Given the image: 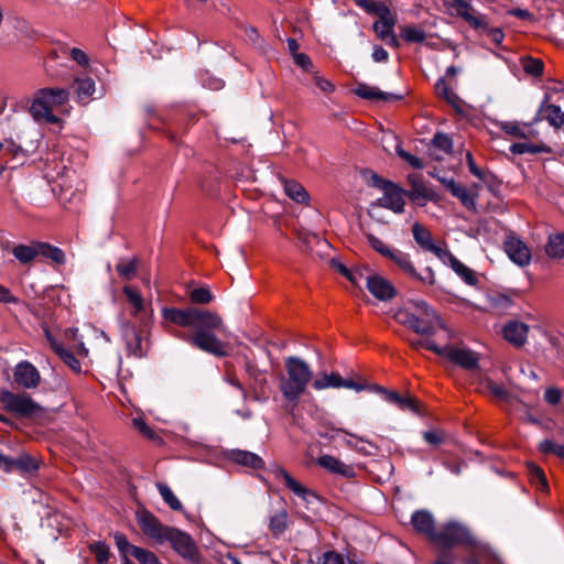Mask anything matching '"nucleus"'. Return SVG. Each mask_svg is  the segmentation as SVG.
<instances>
[{"label":"nucleus","mask_w":564,"mask_h":564,"mask_svg":"<svg viewBox=\"0 0 564 564\" xmlns=\"http://www.w3.org/2000/svg\"><path fill=\"white\" fill-rule=\"evenodd\" d=\"M412 234L415 242L420 246L424 251H429L434 253L438 259L446 256L447 249H443L434 243L431 231L421 225L420 223H414L412 226Z\"/></svg>","instance_id":"a211bd4d"},{"label":"nucleus","mask_w":564,"mask_h":564,"mask_svg":"<svg viewBox=\"0 0 564 564\" xmlns=\"http://www.w3.org/2000/svg\"><path fill=\"white\" fill-rule=\"evenodd\" d=\"M318 564H344V560L337 552L327 551L318 558Z\"/></svg>","instance_id":"338daca9"},{"label":"nucleus","mask_w":564,"mask_h":564,"mask_svg":"<svg viewBox=\"0 0 564 564\" xmlns=\"http://www.w3.org/2000/svg\"><path fill=\"white\" fill-rule=\"evenodd\" d=\"M539 449L544 453H553L557 457L564 460V445L563 444H556L551 440H544L540 443Z\"/></svg>","instance_id":"5fc2aeb1"},{"label":"nucleus","mask_w":564,"mask_h":564,"mask_svg":"<svg viewBox=\"0 0 564 564\" xmlns=\"http://www.w3.org/2000/svg\"><path fill=\"white\" fill-rule=\"evenodd\" d=\"M395 151H397V154L402 160H404L406 163H409L412 167L417 169V170L423 169V166H424L423 162L419 158H416V156L412 155L411 153L404 151L401 148L400 144L397 145Z\"/></svg>","instance_id":"0e129e2a"},{"label":"nucleus","mask_w":564,"mask_h":564,"mask_svg":"<svg viewBox=\"0 0 564 564\" xmlns=\"http://www.w3.org/2000/svg\"><path fill=\"white\" fill-rule=\"evenodd\" d=\"M368 291L380 301H390L397 295V289L386 278L373 274L366 276Z\"/></svg>","instance_id":"f3484780"},{"label":"nucleus","mask_w":564,"mask_h":564,"mask_svg":"<svg viewBox=\"0 0 564 564\" xmlns=\"http://www.w3.org/2000/svg\"><path fill=\"white\" fill-rule=\"evenodd\" d=\"M75 91L80 101H87L95 93V82L89 77L76 78Z\"/></svg>","instance_id":"72a5a7b5"},{"label":"nucleus","mask_w":564,"mask_h":564,"mask_svg":"<svg viewBox=\"0 0 564 564\" xmlns=\"http://www.w3.org/2000/svg\"><path fill=\"white\" fill-rule=\"evenodd\" d=\"M178 555L188 564H200L203 562L196 542L185 532L178 530Z\"/></svg>","instance_id":"aec40b11"},{"label":"nucleus","mask_w":564,"mask_h":564,"mask_svg":"<svg viewBox=\"0 0 564 564\" xmlns=\"http://www.w3.org/2000/svg\"><path fill=\"white\" fill-rule=\"evenodd\" d=\"M510 151L513 153V154H524V153H532V154H535V153H551L552 152V149L546 145V144H533V143H527V142H519V143H513L511 147H510Z\"/></svg>","instance_id":"c9c22d12"},{"label":"nucleus","mask_w":564,"mask_h":564,"mask_svg":"<svg viewBox=\"0 0 564 564\" xmlns=\"http://www.w3.org/2000/svg\"><path fill=\"white\" fill-rule=\"evenodd\" d=\"M393 318L401 325L422 336H433L436 328H444L437 313L422 300H411L395 311Z\"/></svg>","instance_id":"f03ea898"},{"label":"nucleus","mask_w":564,"mask_h":564,"mask_svg":"<svg viewBox=\"0 0 564 564\" xmlns=\"http://www.w3.org/2000/svg\"><path fill=\"white\" fill-rule=\"evenodd\" d=\"M354 93L366 100H383V101H390V100H400L403 98L402 95H395L391 93H384L381 91L377 87L369 86L364 83H358L356 88L354 89Z\"/></svg>","instance_id":"b1692460"},{"label":"nucleus","mask_w":564,"mask_h":564,"mask_svg":"<svg viewBox=\"0 0 564 564\" xmlns=\"http://www.w3.org/2000/svg\"><path fill=\"white\" fill-rule=\"evenodd\" d=\"M130 556L135 558L140 564H161L153 552L137 545L132 549Z\"/></svg>","instance_id":"79ce46f5"},{"label":"nucleus","mask_w":564,"mask_h":564,"mask_svg":"<svg viewBox=\"0 0 564 564\" xmlns=\"http://www.w3.org/2000/svg\"><path fill=\"white\" fill-rule=\"evenodd\" d=\"M122 292L126 296L129 314L133 318L132 322L150 323L152 311L150 306L145 304L141 293L131 285L123 286Z\"/></svg>","instance_id":"9b49d317"},{"label":"nucleus","mask_w":564,"mask_h":564,"mask_svg":"<svg viewBox=\"0 0 564 564\" xmlns=\"http://www.w3.org/2000/svg\"><path fill=\"white\" fill-rule=\"evenodd\" d=\"M529 326L519 321H511L502 328L503 338L516 347H522L528 337Z\"/></svg>","instance_id":"4be33fe9"},{"label":"nucleus","mask_w":564,"mask_h":564,"mask_svg":"<svg viewBox=\"0 0 564 564\" xmlns=\"http://www.w3.org/2000/svg\"><path fill=\"white\" fill-rule=\"evenodd\" d=\"M388 260L393 262L404 274L416 281L429 285H433L436 282L435 273L431 267H427L424 270V274L419 273L410 254L401 250L393 249L391 254L388 257Z\"/></svg>","instance_id":"1a4fd4ad"},{"label":"nucleus","mask_w":564,"mask_h":564,"mask_svg":"<svg viewBox=\"0 0 564 564\" xmlns=\"http://www.w3.org/2000/svg\"><path fill=\"white\" fill-rule=\"evenodd\" d=\"M545 252L552 259H564V232L549 236Z\"/></svg>","instance_id":"c756f323"},{"label":"nucleus","mask_w":564,"mask_h":564,"mask_svg":"<svg viewBox=\"0 0 564 564\" xmlns=\"http://www.w3.org/2000/svg\"><path fill=\"white\" fill-rule=\"evenodd\" d=\"M39 256L51 259L57 264H63L65 262L64 251L45 242H39Z\"/></svg>","instance_id":"4c0bfd02"},{"label":"nucleus","mask_w":564,"mask_h":564,"mask_svg":"<svg viewBox=\"0 0 564 564\" xmlns=\"http://www.w3.org/2000/svg\"><path fill=\"white\" fill-rule=\"evenodd\" d=\"M406 192L395 183L384 191L383 197L378 199V205L388 208L394 213H402L404 209V198Z\"/></svg>","instance_id":"412c9836"},{"label":"nucleus","mask_w":564,"mask_h":564,"mask_svg":"<svg viewBox=\"0 0 564 564\" xmlns=\"http://www.w3.org/2000/svg\"><path fill=\"white\" fill-rule=\"evenodd\" d=\"M367 12L379 17V21L394 20L389 7L382 1H372Z\"/></svg>","instance_id":"49530a36"},{"label":"nucleus","mask_w":564,"mask_h":564,"mask_svg":"<svg viewBox=\"0 0 564 564\" xmlns=\"http://www.w3.org/2000/svg\"><path fill=\"white\" fill-rule=\"evenodd\" d=\"M367 389H368V386H367ZM369 389L384 394L386 400L393 404H395L398 401H400V394L395 391H389L386 388L378 386V384L369 386Z\"/></svg>","instance_id":"774afa93"},{"label":"nucleus","mask_w":564,"mask_h":564,"mask_svg":"<svg viewBox=\"0 0 564 564\" xmlns=\"http://www.w3.org/2000/svg\"><path fill=\"white\" fill-rule=\"evenodd\" d=\"M288 528V512L281 509L270 517L269 529L274 536H280Z\"/></svg>","instance_id":"473e14b6"},{"label":"nucleus","mask_w":564,"mask_h":564,"mask_svg":"<svg viewBox=\"0 0 564 564\" xmlns=\"http://www.w3.org/2000/svg\"><path fill=\"white\" fill-rule=\"evenodd\" d=\"M178 326L192 329L189 333L178 334L191 346L217 358L229 355L230 344L216 335L226 332L224 321L217 313L197 307L178 310Z\"/></svg>","instance_id":"f257e3e1"},{"label":"nucleus","mask_w":564,"mask_h":564,"mask_svg":"<svg viewBox=\"0 0 564 564\" xmlns=\"http://www.w3.org/2000/svg\"><path fill=\"white\" fill-rule=\"evenodd\" d=\"M394 24H395V19L394 20H386V21H377L373 24V31L377 33V35L381 40L384 41L388 39V35H391Z\"/></svg>","instance_id":"6e6d98bb"},{"label":"nucleus","mask_w":564,"mask_h":564,"mask_svg":"<svg viewBox=\"0 0 564 564\" xmlns=\"http://www.w3.org/2000/svg\"><path fill=\"white\" fill-rule=\"evenodd\" d=\"M150 323H135L120 318V333L129 357L144 358L150 349Z\"/></svg>","instance_id":"39448f33"},{"label":"nucleus","mask_w":564,"mask_h":564,"mask_svg":"<svg viewBox=\"0 0 564 564\" xmlns=\"http://www.w3.org/2000/svg\"><path fill=\"white\" fill-rule=\"evenodd\" d=\"M445 264H448L467 284L476 285L478 279L474 271L456 259L451 251H446V256L440 259Z\"/></svg>","instance_id":"393cba45"},{"label":"nucleus","mask_w":564,"mask_h":564,"mask_svg":"<svg viewBox=\"0 0 564 564\" xmlns=\"http://www.w3.org/2000/svg\"><path fill=\"white\" fill-rule=\"evenodd\" d=\"M505 251L512 262L520 267H527L531 261L529 247L519 238L508 236L503 242Z\"/></svg>","instance_id":"dca6fc26"},{"label":"nucleus","mask_w":564,"mask_h":564,"mask_svg":"<svg viewBox=\"0 0 564 564\" xmlns=\"http://www.w3.org/2000/svg\"><path fill=\"white\" fill-rule=\"evenodd\" d=\"M12 253L21 263H30L39 256V242L32 245H18L12 249Z\"/></svg>","instance_id":"2f4dec72"},{"label":"nucleus","mask_w":564,"mask_h":564,"mask_svg":"<svg viewBox=\"0 0 564 564\" xmlns=\"http://www.w3.org/2000/svg\"><path fill=\"white\" fill-rule=\"evenodd\" d=\"M541 112L544 113L542 119H545L552 127L560 129L564 126V112L560 106L543 104L539 110V113ZM540 120L541 117L538 115L533 122H538Z\"/></svg>","instance_id":"cd10ccee"},{"label":"nucleus","mask_w":564,"mask_h":564,"mask_svg":"<svg viewBox=\"0 0 564 564\" xmlns=\"http://www.w3.org/2000/svg\"><path fill=\"white\" fill-rule=\"evenodd\" d=\"M433 544L444 550L456 546H474L476 539L470 530L460 522L448 521L433 536Z\"/></svg>","instance_id":"0eeeda50"},{"label":"nucleus","mask_w":564,"mask_h":564,"mask_svg":"<svg viewBox=\"0 0 564 564\" xmlns=\"http://www.w3.org/2000/svg\"><path fill=\"white\" fill-rule=\"evenodd\" d=\"M159 492L161 494L164 501L173 509L176 510V498L173 495L171 488L164 482H156Z\"/></svg>","instance_id":"69168bd1"},{"label":"nucleus","mask_w":564,"mask_h":564,"mask_svg":"<svg viewBox=\"0 0 564 564\" xmlns=\"http://www.w3.org/2000/svg\"><path fill=\"white\" fill-rule=\"evenodd\" d=\"M436 93L440 97H443L448 104L457 107L459 102L458 96L451 90L446 84L445 78H440L435 84Z\"/></svg>","instance_id":"a19ab883"},{"label":"nucleus","mask_w":564,"mask_h":564,"mask_svg":"<svg viewBox=\"0 0 564 564\" xmlns=\"http://www.w3.org/2000/svg\"><path fill=\"white\" fill-rule=\"evenodd\" d=\"M39 465V460L26 453H22L15 458L0 453V469L6 473L19 471L22 475L30 474L37 470Z\"/></svg>","instance_id":"ddd939ff"},{"label":"nucleus","mask_w":564,"mask_h":564,"mask_svg":"<svg viewBox=\"0 0 564 564\" xmlns=\"http://www.w3.org/2000/svg\"><path fill=\"white\" fill-rule=\"evenodd\" d=\"M449 193L458 198L465 207L475 208V198L468 193L465 186L457 183Z\"/></svg>","instance_id":"c03bdc74"},{"label":"nucleus","mask_w":564,"mask_h":564,"mask_svg":"<svg viewBox=\"0 0 564 564\" xmlns=\"http://www.w3.org/2000/svg\"><path fill=\"white\" fill-rule=\"evenodd\" d=\"M283 183L285 194L296 203H306L308 200V194L305 188L293 180H281Z\"/></svg>","instance_id":"7c9ffc66"},{"label":"nucleus","mask_w":564,"mask_h":564,"mask_svg":"<svg viewBox=\"0 0 564 564\" xmlns=\"http://www.w3.org/2000/svg\"><path fill=\"white\" fill-rule=\"evenodd\" d=\"M132 426L144 437L149 440H156L159 438L156 433L145 423V421L141 417H134L132 420Z\"/></svg>","instance_id":"bf43d9fd"},{"label":"nucleus","mask_w":564,"mask_h":564,"mask_svg":"<svg viewBox=\"0 0 564 564\" xmlns=\"http://www.w3.org/2000/svg\"><path fill=\"white\" fill-rule=\"evenodd\" d=\"M116 546L118 547V551L120 552L122 558L130 557V554L132 552V549H134L135 545L131 544L127 536L123 533L116 532L113 534Z\"/></svg>","instance_id":"09e8293b"},{"label":"nucleus","mask_w":564,"mask_h":564,"mask_svg":"<svg viewBox=\"0 0 564 564\" xmlns=\"http://www.w3.org/2000/svg\"><path fill=\"white\" fill-rule=\"evenodd\" d=\"M229 458L242 466L259 469L263 466V460L260 456L254 453L241 449H232L229 454Z\"/></svg>","instance_id":"c85d7f7f"},{"label":"nucleus","mask_w":564,"mask_h":564,"mask_svg":"<svg viewBox=\"0 0 564 564\" xmlns=\"http://www.w3.org/2000/svg\"><path fill=\"white\" fill-rule=\"evenodd\" d=\"M57 356L64 361L65 365H67L74 372L80 373L82 372V364L80 361L75 357V355L66 349L63 348Z\"/></svg>","instance_id":"3c124183"},{"label":"nucleus","mask_w":564,"mask_h":564,"mask_svg":"<svg viewBox=\"0 0 564 564\" xmlns=\"http://www.w3.org/2000/svg\"><path fill=\"white\" fill-rule=\"evenodd\" d=\"M340 431L350 436V438L345 441V444L348 447L354 448L357 452L362 453L365 455H371L372 454L370 448H376V446L371 442H369V441H367V440H365L362 437H358V436H356V435H354V434H351V433H349V432H347L345 430H340Z\"/></svg>","instance_id":"e433bc0d"},{"label":"nucleus","mask_w":564,"mask_h":564,"mask_svg":"<svg viewBox=\"0 0 564 564\" xmlns=\"http://www.w3.org/2000/svg\"><path fill=\"white\" fill-rule=\"evenodd\" d=\"M411 523L419 533L424 534L433 542V536L437 530L435 529V521L431 512L426 510L415 511L411 517Z\"/></svg>","instance_id":"5701e85b"},{"label":"nucleus","mask_w":564,"mask_h":564,"mask_svg":"<svg viewBox=\"0 0 564 564\" xmlns=\"http://www.w3.org/2000/svg\"><path fill=\"white\" fill-rule=\"evenodd\" d=\"M401 410H409L415 414H421V405L417 399L405 395H400V401L395 403Z\"/></svg>","instance_id":"4d7b16f0"},{"label":"nucleus","mask_w":564,"mask_h":564,"mask_svg":"<svg viewBox=\"0 0 564 564\" xmlns=\"http://www.w3.org/2000/svg\"><path fill=\"white\" fill-rule=\"evenodd\" d=\"M138 268V258L120 259L116 270L120 278L130 281L134 278Z\"/></svg>","instance_id":"f704fd0d"},{"label":"nucleus","mask_w":564,"mask_h":564,"mask_svg":"<svg viewBox=\"0 0 564 564\" xmlns=\"http://www.w3.org/2000/svg\"><path fill=\"white\" fill-rule=\"evenodd\" d=\"M13 378L19 387L35 389L41 382V375L36 367L30 361H20L13 370Z\"/></svg>","instance_id":"4468645a"},{"label":"nucleus","mask_w":564,"mask_h":564,"mask_svg":"<svg viewBox=\"0 0 564 564\" xmlns=\"http://www.w3.org/2000/svg\"><path fill=\"white\" fill-rule=\"evenodd\" d=\"M527 468L531 482L541 486L542 489H547L546 477L542 468L534 463H528Z\"/></svg>","instance_id":"37998d69"},{"label":"nucleus","mask_w":564,"mask_h":564,"mask_svg":"<svg viewBox=\"0 0 564 564\" xmlns=\"http://www.w3.org/2000/svg\"><path fill=\"white\" fill-rule=\"evenodd\" d=\"M432 144L444 151L445 153H452L453 151V140L452 138L443 132H436L432 139Z\"/></svg>","instance_id":"de8ad7c7"},{"label":"nucleus","mask_w":564,"mask_h":564,"mask_svg":"<svg viewBox=\"0 0 564 564\" xmlns=\"http://www.w3.org/2000/svg\"><path fill=\"white\" fill-rule=\"evenodd\" d=\"M313 387L316 390H324L327 388H347L356 391L367 389V384L355 382L352 379H344L338 372L329 375L323 373L319 378L314 380Z\"/></svg>","instance_id":"2eb2a0df"},{"label":"nucleus","mask_w":564,"mask_h":564,"mask_svg":"<svg viewBox=\"0 0 564 564\" xmlns=\"http://www.w3.org/2000/svg\"><path fill=\"white\" fill-rule=\"evenodd\" d=\"M69 93L64 88H42L33 97L29 111L40 123H59L61 119L54 113L68 102Z\"/></svg>","instance_id":"20e7f679"},{"label":"nucleus","mask_w":564,"mask_h":564,"mask_svg":"<svg viewBox=\"0 0 564 564\" xmlns=\"http://www.w3.org/2000/svg\"><path fill=\"white\" fill-rule=\"evenodd\" d=\"M409 182L411 183L412 189L410 192H406V196L414 200L419 202L421 198L425 202L427 200H434L436 195L433 192V189L426 187L419 176L416 175H409L408 176Z\"/></svg>","instance_id":"bb28decb"},{"label":"nucleus","mask_w":564,"mask_h":564,"mask_svg":"<svg viewBox=\"0 0 564 564\" xmlns=\"http://www.w3.org/2000/svg\"><path fill=\"white\" fill-rule=\"evenodd\" d=\"M438 356L466 370H474L478 367L477 354L465 347L445 345L441 347Z\"/></svg>","instance_id":"f8f14e48"},{"label":"nucleus","mask_w":564,"mask_h":564,"mask_svg":"<svg viewBox=\"0 0 564 564\" xmlns=\"http://www.w3.org/2000/svg\"><path fill=\"white\" fill-rule=\"evenodd\" d=\"M0 402L3 409L15 416L24 419L39 417L44 409L28 393H13L9 390L0 391Z\"/></svg>","instance_id":"6e6552de"},{"label":"nucleus","mask_w":564,"mask_h":564,"mask_svg":"<svg viewBox=\"0 0 564 564\" xmlns=\"http://www.w3.org/2000/svg\"><path fill=\"white\" fill-rule=\"evenodd\" d=\"M187 297L189 303L200 305L209 304L214 300V296L210 293L209 289L204 286L195 288L194 290H188Z\"/></svg>","instance_id":"58836bf2"},{"label":"nucleus","mask_w":564,"mask_h":564,"mask_svg":"<svg viewBox=\"0 0 564 564\" xmlns=\"http://www.w3.org/2000/svg\"><path fill=\"white\" fill-rule=\"evenodd\" d=\"M430 337L431 336H427L426 338L408 339V341H409L410 346L414 349L425 348V349L431 350V351L435 352L436 355H438L441 346H438Z\"/></svg>","instance_id":"8fccbe9b"},{"label":"nucleus","mask_w":564,"mask_h":564,"mask_svg":"<svg viewBox=\"0 0 564 564\" xmlns=\"http://www.w3.org/2000/svg\"><path fill=\"white\" fill-rule=\"evenodd\" d=\"M422 436L426 443L433 446L443 444L446 438L445 432L438 429L425 431L422 433Z\"/></svg>","instance_id":"13d9d810"},{"label":"nucleus","mask_w":564,"mask_h":564,"mask_svg":"<svg viewBox=\"0 0 564 564\" xmlns=\"http://www.w3.org/2000/svg\"><path fill=\"white\" fill-rule=\"evenodd\" d=\"M275 478L283 480L284 485L303 500L308 501L310 496L315 497L310 489L295 480L284 468H278L275 470Z\"/></svg>","instance_id":"a878e982"},{"label":"nucleus","mask_w":564,"mask_h":564,"mask_svg":"<svg viewBox=\"0 0 564 564\" xmlns=\"http://www.w3.org/2000/svg\"><path fill=\"white\" fill-rule=\"evenodd\" d=\"M135 521L149 540L155 544L170 543L171 547L176 550V531L174 528L164 525L153 513L142 508L135 511Z\"/></svg>","instance_id":"423d86ee"},{"label":"nucleus","mask_w":564,"mask_h":564,"mask_svg":"<svg viewBox=\"0 0 564 564\" xmlns=\"http://www.w3.org/2000/svg\"><path fill=\"white\" fill-rule=\"evenodd\" d=\"M447 8L451 10L452 15L462 18L473 29H488L486 17L479 13L469 2L465 0H449Z\"/></svg>","instance_id":"9d476101"},{"label":"nucleus","mask_w":564,"mask_h":564,"mask_svg":"<svg viewBox=\"0 0 564 564\" xmlns=\"http://www.w3.org/2000/svg\"><path fill=\"white\" fill-rule=\"evenodd\" d=\"M401 37L410 43H421L425 40V32L419 26L406 25L401 29Z\"/></svg>","instance_id":"ea45409f"},{"label":"nucleus","mask_w":564,"mask_h":564,"mask_svg":"<svg viewBox=\"0 0 564 564\" xmlns=\"http://www.w3.org/2000/svg\"><path fill=\"white\" fill-rule=\"evenodd\" d=\"M316 464L328 473L341 476L347 479H351L356 477V470L354 466L345 464L337 457L332 455H322L317 458Z\"/></svg>","instance_id":"6ab92c4d"},{"label":"nucleus","mask_w":564,"mask_h":564,"mask_svg":"<svg viewBox=\"0 0 564 564\" xmlns=\"http://www.w3.org/2000/svg\"><path fill=\"white\" fill-rule=\"evenodd\" d=\"M366 238L370 247L386 259H388V257L393 251V249L389 248L381 239L377 238L372 234H367Z\"/></svg>","instance_id":"603ef678"},{"label":"nucleus","mask_w":564,"mask_h":564,"mask_svg":"<svg viewBox=\"0 0 564 564\" xmlns=\"http://www.w3.org/2000/svg\"><path fill=\"white\" fill-rule=\"evenodd\" d=\"M89 550L94 553L98 564H107L109 561V546L101 541L94 542L89 545Z\"/></svg>","instance_id":"a18cd8bd"},{"label":"nucleus","mask_w":564,"mask_h":564,"mask_svg":"<svg viewBox=\"0 0 564 564\" xmlns=\"http://www.w3.org/2000/svg\"><path fill=\"white\" fill-rule=\"evenodd\" d=\"M466 161L468 169L473 175L481 180L482 182H488V178H494V174L490 172H482L478 166L476 165L473 154L470 152H467L466 154Z\"/></svg>","instance_id":"680f3d73"},{"label":"nucleus","mask_w":564,"mask_h":564,"mask_svg":"<svg viewBox=\"0 0 564 564\" xmlns=\"http://www.w3.org/2000/svg\"><path fill=\"white\" fill-rule=\"evenodd\" d=\"M486 389L496 398L502 401L510 400V393L501 386L497 384L492 380L488 379L485 383Z\"/></svg>","instance_id":"e2e57ef3"},{"label":"nucleus","mask_w":564,"mask_h":564,"mask_svg":"<svg viewBox=\"0 0 564 564\" xmlns=\"http://www.w3.org/2000/svg\"><path fill=\"white\" fill-rule=\"evenodd\" d=\"M78 333V328H68L65 334L69 340L74 341V348L76 349L77 354L87 357L88 349L85 347V344L79 337Z\"/></svg>","instance_id":"864d4df0"},{"label":"nucleus","mask_w":564,"mask_h":564,"mask_svg":"<svg viewBox=\"0 0 564 564\" xmlns=\"http://www.w3.org/2000/svg\"><path fill=\"white\" fill-rule=\"evenodd\" d=\"M523 69L527 74L538 77L541 76L543 73V63L541 59L527 57L523 61Z\"/></svg>","instance_id":"052dcab7"},{"label":"nucleus","mask_w":564,"mask_h":564,"mask_svg":"<svg viewBox=\"0 0 564 564\" xmlns=\"http://www.w3.org/2000/svg\"><path fill=\"white\" fill-rule=\"evenodd\" d=\"M284 366L285 375L281 376L279 388L283 398L296 405L313 378V371L308 364L294 356L285 358Z\"/></svg>","instance_id":"7ed1b4c3"}]
</instances>
